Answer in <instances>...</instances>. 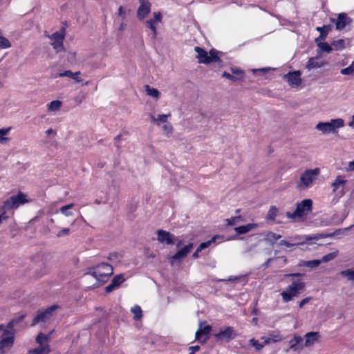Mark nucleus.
Returning <instances> with one entry per match:
<instances>
[{"instance_id": "338daca9", "label": "nucleus", "mask_w": 354, "mask_h": 354, "mask_svg": "<svg viewBox=\"0 0 354 354\" xmlns=\"http://www.w3.org/2000/svg\"><path fill=\"white\" fill-rule=\"evenodd\" d=\"M6 213H1V221H3V220H7L8 218V216L6 215Z\"/></svg>"}, {"instance_id": "a18cd8bd", "label": "nucleus", "mask_w": 354, "mask_h": 354, "mask_svg": "<svg viewBox=\"0 0 354 354\" xmlns=\"http://www.w3.org/2000/svg\"><path fill=\"white\" fill-rule=\"evenodd\" d=\"M250 343L252 346H253L257 351H260L263 348V344H261L259 342V341L256 340L255 339L252 338L250 340Z\"/></svg>"}, {"instance_id": "c9c22d12", "label": "nucleus", "mask_w": 354, "mask_h": 354, "mask_svg": "<svg viewBox=\"0 0 354 354\" xmlns=\"http://www.w3.org/2000/svg\"><path fill=\"white\" fill-rule=\"evenodd\" d=\"M290 286L291 287H296L297 290L301 292L304 290L306 283L302 280L299 279L297 281H292Z\"/></svg>"}, {"instance_id": "4be33fe9", "label": "nucleus", "mask_w": 354, "mask_h": 354, "mask_svg": "<svg viewBox=\"0 0 354 354\" xmlns=\"http://www.w3.org/2000/svg\"><path fill=\"white\" fill-rule=\"evenodd\" d=\"M25 317V315H21L17 318L11 319L6 325V328L5 329H9L11 331H15L14 327L17 326L18 324L21 323L24 320Z\"/></svg>"}, {"instance_id": "39448f33", "label": "nucleus", "mask_w": 354, "mask_h": 354, "mask_svg": "<svg viewBox=\"0 0 354 354\" xmlns=\"http://www.w3.org/2000/svg\"><path fill=\"white\" fill-rule=\"evenodd\" d=\"M343 126L344 120L341 118H338L331 120L329 122H319L317 124L316 128L324 133H329Z\"/></svg>"}, {"instance_id": "c756f323", "label": "nucleus", "mask_w": 354, "mask_h": 354, "mask_svg": "<svg viewBox=\"0 0 354 354\" xmlns=\"http://www.w3.org/2000/svg\"><path fill=\"white\" fill-rule=\"evenodd\" d=\"M145 91L148 95H150L156 99H158L160 95V93L158 90L154 88H151L149 85L145 86Z\"/></svg>"}, {"instance_id": "4468645a", "label": "nucleus", "mask_w": 354, "mask_h": 354, "mask_svg": "<svg viewBox=\"0 0 354 354\" xmlns=\"http://www.w3.org/2000/svg\"><path fill=\"white\" fill-rule=\"evenodd\" d=\"M212 330V326L209 325L202 327V324L200 325V328L196 332V339L201 341V343H205L209 338V333Z\"/></svg>"}, {"instance_id": "4d7b16f0", "label": "nucleus", "mask_w": 354, "mask_h": 354, "mask_svg": "<svg viewBox=\"0 0 354 354\" xmlns=\"http://www.w3.org/2000/svg\"><path fill=\"white\" fill-rule=\"evenodd\" d=\"M310 299V297H306L303 299L299 304V306L301 308L305 304H306Z\"/></svg>"}, {"instance_id": "ea45409f", "label": "nucleus", "mask_w": 354, "mask_h": 354, "mask_svg": "<svg viewBox=\"0 0 354 354\" xmlns=\"http://www.w3.org/2000/svg\"><path fill=\"white\" fill-rule=\"evenodd\" d=\"M341 74L342 75H353L354 74V61L352 62V64L344 68H342L340 71Z\"/></svg>"}, {"instance_id": "8fccbe9b", "label": "nucleus", "mask_w": 354, "mask_h": 354, "mask_svg": "<svg viewBox=\"0 0 354 354\" xmlns=\"http://www.w3.org/2000/svg\"><path fill=\"white\" fill-rule=\"evenodd\" d=\"M162 14L160 12H153V21L155 23L156 22H161L162 21Z\"/></svg>"}, {"instance_id": "49530a36", "label": "nucleus", "mask_w": 354, "mask_h": 354, "mask_svg": "<svg viewBox=\"0 0 354 354\" xmlns=\"http://www.w3.org/2000/svg\"><path fill=\"white\" fill-rule=\"evenodd\" d=\"M336 257L335 252H330L326 255H324L322 259V262H328L331 260H333Z\"/></svg>"}, {"instance_id": "6e6d98bb", "label": "nucleus", "mask_w": 354, "mask_h": 354, "mask_svg": "<svg viewBox=\"0 0 354 354\" xmlns=\"http://www.w3.org/2000/svg\"><path fill=\"white\" fill-rule=\"evenodd\" d=\"M232 71L233 74L239 75L240 77L239 78L241 79L243 77V72L241 70L232 68Z\"/></svg>"}, {"instance_id": "cd10ccee", "label": "nucleus", "mask_w": 354, "mask_h": 354, "mask_svg": "<svg viewBox=\"0 0 354 354\" xmlns=\"http://www.w3.org/2000/svg\"><path fill=\"white\" fill-rule=\"evenodd\" d=\"M332 46L335 50H342L345 48V41L342 39L334 40L331 42Z\"/></svg>"}, {"instance_id": "6ab92c4d", "label": "nucleus", "mask_w": 354, "mask_h": 354, "mask_svg": "<svg viewBox=\"0 0 354 354\" xmlns=\"http://www.w3.org/2000/svg\"><path fill=\"white\" fill-rule=\"evenodd\" d=\"M50 353V348L48 344L44 346H38L35 348L29 349L28 354H49Z\"/></svg>"}, {"instance_id": "58836bf2", "label": "nucleus", "mask_w": 354, "mask_h": 354, "mask_svg": "<svg viewBox=\"0 0 354 354\" xmlns=\"http://www.w3.org/2000/svg\"><path fill=\"white\" fill-rule=\"evenodd\" d=\"M62 106V102L59 100H54L50 102L48 105V109L50 111H57Z\"/></svg>"}, {"instance_id": "680f3d73", "label": "nucleus", "mask_w": 354, "mask_h": 354, "mask_svg": "<svg viewBox=\"0 0 354 354\" xmlns=\"http://www.w3.org/2000/svg\"><path fill=\"white\" fill-rule=\"evenodd\" d=\"M163 129H164V130L167 131L169 133H171V131L173 130L172 127L171 125H169V124H165L163 126Z\"/></svg>"}, {"instance_id": "e2e57ef3", "label": "nucleus", "mask_w": 354, "mask_h": 354, "mask_svg": "<svg viewBox=\"0 0 354 354\" xmlns=\"http://www.w3.org/2000/svg\"><path fill=\"white\" fill-rule=\"evenodd\" d=\"M301 276H302V274H301V273H290V274H285L286 277H299Z\"/></svg>"}, {"instance_id": "0e129e2a", "label": "nucleus", "mask_w": 354, "mask_h": 354, "mask_svg": "<svg viewBox=\"0 0 354 354\" xmlns=\"http://www.w3.org/2000/svg\"><path fill=\"white\" fill-rule=\"evenodd\" d=\"M279 244L281 245H285V246H287V247H290L291 245V244L290 243H288V241H286L285 240L281 241Z\"/></svg>"}, {"instance_id": "bb28decb", "label": "nucleus", "mask_w": 354, "mask_h": 354, "mask_svg": "<svg viewBox=\"0 0 354 354\" xmlns=\"http://www.w3.org/2000/svg\"><path fill=\"white\" fill-rule=\"evenodd\" d=\"M318 336V333L316 332H310L306 335V342L305 345L308 346L310 344H313L317 339Z\"/></svg>"}, {"instance_id": "de8ad7c7", "label": "nucleus", "mask_w": 354, "mask_h": 354, "mask_svg": "<svg viewBox=\"0 0 354 354\" xmlns=\"http://www.w3.org/2000/svg\"><path fill=\"white\" fill-rule=\"evenodd\" d=\"M222 76L227 78L228 80H230L232 82H236V81L241 80V78H239L238 77L234 76V75H233L227 72H225V71L223 73Z\"/></svg>"}, {"instance_id": "0eeeda50", "label": "nucleus", "mask_w": 354, "mask_h": 354, "mask_svg": "<svg viewBox=\"0 0 354 354\" xmlns=\"http://www.w3.org/2000/svg\"><path fill=\"white\" fill-rule=\"evenodd\" d=\"M15 331L9 329H4L3 337L0 340V354H5L4 348H11L15 342Z\"/></svg>"}, {"instance_id": "f257e3e1", "label": "nucleus", "mask_w": 354, "mask_h": 354, "mask_svg": "<svg viewBox=\"0 0 354 354\" xmlns=\"http://www.w3.org/2000/svg\"><path fill=\"white\" fill-rule=\"evenodd\" d=\"M95 277L99 282L102 283L106 282L109 277L113 274V268L111 265L102 263L93 268H89L86 272Z\"/></svg>"}, {"instance_id": "3c124183", "label": "nucleus", "mask_w": 354, "mask_h": 354, "mask_svg": "<svg viewBox=\"0 0 354 354\" xmlns=\"http://www.w3.org/2000/svg\"><path fill=\"white\" fill-rule=\"evenodd\" d=\"M70 232V229L69 228H63L62 230H61L57 234V236L58 237H60V236H63L64 235H67Z\"/></svg>"}, {"instance_id": "603ef678", "label": "nucleus", "mask_w": 354, "mask_h": 354, "mask_svg": "<svg viewBox=\"0 0 354 354\" xmlns=\"http://www.w3.org/2000/svg\"><path fill=\"white\" fill-rule=\"evenodd\" d=\"M116 287V286L115 284H113V283L111 281V283L109 285H108L106 288H105V291L106 293H110Z\"/></svg>"}, {"instance_id": "9b49d317", "label": "nucleus", "mask_w": 354, "mask_h": 354, "mask_svg": "<svg viewBox=\"0 0 354 354\" xmlns=\"http://www.w3.org/2000/svg\"><path fill=\"white\" fill-rule=\"evenodd\" d=\"M301 73L300 71H290L283 75V80L292 87H298L301 84L302 80L301 78Z\"/></svg>"}, {"instance_id": "f8f14e48", "label": "nucleus", "mask_w": 354, "mask_h": 354, "mask_svg": "<svg viewBox=\"0 0 354 354\" xmlns=\"http://www.w3.org/2000/svg\"><path fill=\"white\" fill-rule=\"evenodd\" d=\"M158 241L166 245H173L175 241V236L164 230H158L157 231Z\"/></svg>"}, {"instance_id": "5fc2aeb1", "label": "nucleus", "mask_w": 354, "mask_h": 354, "mask_svg": "<svg viewBox=\"0 0 354 354\" xmlns=\"http://www.w3.org/2000/svg\"><path fill=\"white\" fill-rule=\"evenodd\" d=\"M118 15L120 17H122V20H124L126 17L125 16V12H124L123 10V7L122 6H120L118 8Z\"/></svg>"}, {"instance_id": "13d9d810", "label": "nucleus", "mask_w": 354, "mask_h": 354, "mask_svg": "<svg viewBox=\"0 0 354 354\" xmlns=\"http://www.w3.org/2000/svg\"><path fill=\"white\" fill-rule=\"evenodd\" d=\"M239 217H232L231 218L227 219V223L228 225L232 226L235 224V220Z\"/></svg>"}, {"instance_id": "412c9836", "label": "nucleus", "mask_w": 354, "mask_h": 354, "mask_svg": "<svg viewBox=\"0 0 354 354\" xmlns=\"http://www.w3.org/2000/svg\"><path fill=\"white\" fill-rule=\"evenodd\" d=\"M257 226V224L254 223H248L245 225H241L235 227L234 230L237 234H244L251 230L254 229Z\"/></svg>"}, {"instance_id": "ddd939ff", "label": "nucleus", "mask_w": 354, "mask_h": 354, "mask_svg": "<svg viewBox=\"0 0 354 354\" xmlns=\"http://www.w3.org/2000/svg\"><path fill=\"white\" fill-rule=\"evenodd\" d=\"M330 21L335 23V28L337 30H342L346 25H348L352 22V19L348 17L346 13H340L338 15L336 20L330 18Z\"/></svg>"}, {"instance_id": "6e6552de", "label": "nucleus", "mask_w": 354, "mask_h": 354, "mask_svg": "<svg viewBox=\"0 0 354 354\" xmlns=\"http://www.w3.org/2000/svg\"><path fill=\"white\" fill-rule=\"evenodd\" d=\"M30 201L27 199L26 194L21 192H19L17 194L11 196L6 201V205L12 209H17L20 205L28 203Z\"/></svg>"}, {"instance_id": "aec40b11", "label": "nucleus", "mask_w": 354, "mask_h": 354, "mask_svg": "<svg viewBox=\"0 0 354 354\" xmlns=\"http://www.w3.org/2000/svg\"><path fill=\"white\" fill-rule=\"evenodd\" d=\"M303 339L300 336H295V337L290 340V349L297 351L302 348Z\"/></svg>"}, {"instance_id": "423d86ee", "label": "nucleus", "mask_w": 354, "mask_h": 354, "mask_svg": "<svg viewBox=\"0 0 354 354\" xmlns=\"http://www.w3.org/2000/svg\"><path fill=\"white\" fill-rule=\"evenodd\" d=\"M65 37V28H62L59 31H57L49 36L53 40L52 46L56 53H59L64 50L63 41Z\"/></svg>"}, {"instance_id": "f3484780", "label": "nucleus", "mask_w": 354, "mask_h": 354, "mask_svg": "<svg viewBox=\"0 0 354 354\" xmlns=\"http://www.w3.org/2000/svg\"><path fill=\"white\" fill-rule=\"evenodd\" d=\"M319 57L309 58L306 66V68L310 71L313 68L323 67L327 64L326 62L319 61Z\"/></svg>"}, {"instance_id": "5701e85b", "label": "nucleus", "mask_w": 354, "mask_h": 354, "mask_svg": "<svg viewBox=\"0 0 354 354\" xmlns=\"http://www.w3.org/2000/svg\"><path fill=\"white\" fill-rule=\"evenodd\" d=\"M278 212L279 210L277 208V207L274 205H272L268 210V214L266 218V220L274 221L277 216Z\"/></svg>"}, {"instance_id": "9d476101", "label": "nucleus", "mask_w": 354, "mask_h": 354, "mask_svg": "<svg viewBox=\"0 0 354 354\" xmlns=\"http://www.w3.org/2000/svg\"><path fill=\"white\" fill-rule=\"evenodd\" d=\"M57 305H53L44 310L38 311L37 315L34 317L31 326H35L39 322H45L50 317L54 310L57 309Z\"/></svg>"}, {"instance_id": "f704fd0d", "label": "nucleus", "mask_w": 354, "mask_h": 354, "mask_svg": "<svg viewBox=\"0 0 354 354\" xmlns=\"http://www.w3.org/2000/svg\"><path fill=\"white\" fill-rule=\"evenodd\" d=\"M74 206V204L73 203H70L68 205H64V206H62L59 211L62 214H63L64 215H65L66 216H72L73 215V213L72 212H70L69 209L71 208H72Z\"/></svg>"}, {"instance_id": "052dcab7", "label": "nucleus", "mask_w": 354, "mask_h": 354, "mask_svg": "<svg viewBox=\"0 0 354 354\" xmlns=\"http://www.w3.org/2000/svg\"><path fill=\"white\" fill-rule=\"evenodd\" d=\"M262 339H264V342H263V346L265 345H267V344H269L270 343L272 342V340L270 339V337L268 336V337H261Z\"/></svg>"}, {"instance_id": "c85d7f7f", "label": "nucleus", "mask_w": 354, "mask_h": 354, "mask_svg": "<svg viewBox=\"0 0 354 354\" xmlns=\"http://www.w3.org/2000/svg\"><path fill=\"white\" fill-rule=\"evenodd\" d=\"M170 113L169 114H160L158 116V118H155L153 115H151V119L152 121L156 122L157 124L159 125L160 123H165L167 122V119L169 117H170Z\"/></svg>"}, {"instance_id": "7ed1b4c3", "label": "nucleus", "mask_w": 354, "mask_h": 354, "mask_svg": "<svg viewBox=\"0 0 354 354\" xmlns=\"http://www.w3.org/2000/svg\"><path fill=\"white\" fill-rule=\"evenodd\" d=\"M194 50L197 53V59L198 62L200 64H208L211 62H218L221 63L222 61L218 56V52L215 49H212L209 51V55H208L207 51H205L203 48L196 46L194 48Z\"/></svg>"}, {"instance_id": "2f4dec72", "label": "nucleus", "mask_w": 354, "mask_h": 354, "mask_svg": "<svg viewBox=\"0 0 354 354\" xmlns=\"http://www.w3.org/2000/svg\"><path fill=\"white\" fill-rule=\"evenodd\" d=\"M316 43L322 52L330 53L333 50V47L327 42L319 41Z\"/></svg>"}, {"instance_id": "393cba45", "label": "nucleus", "mask_w": 354, "mask_h": 354, "mask_svg": "<svg viewBox=\"0 0 354 354\" xmlns=\"http://www.w3.org/2000/svg\"><path fill=\"white\" fill-rule=\"evenodd\" d=\"M268 336L272 342H279L283 339V336L281 335L279 330H273L269 333Z\"/></svg>"}, {"instance_id": "774afa93", "label": "nucleus", "mask_w": 354, "mask_h": 354, "mask_svg": "<svg viewBox=\"0 0 354 354\" xmlns=\"http://www.w3.org/2000/svg\"><path fill=\"white\" fill-rule=\"evenodd\" d=\"M349 127H354V115L352 116V120L348 123Z\"/></svg>"}, {"instance_id": "dca6fc26", "label": "nucleus", "mask_w": 354, "mask_h": 354, "mask_svg": "<svg viewBox=\"0 0 354 354\" xmlns=\"http://www.w3.org/2000/svg\"><path fill=\"white\" fill-rule=\"evenodd\" d=\"M300 291L297 290L296 287H291L288 286L287 290L281 293L282 299L284 302H288L292 299L294 297L297 296Z\"/></svg>"}, {"instance_id": "473e14b6", "label": "nucleus", "mask_w": 354, "mask_h": 354, "mask_svg": "<svg viewBox=\"0 0 354 354\" xmlns=\"http://www.w3.org/2000/svg\"><path fill=\"white\" fill-rule=\"evenodd\" d=\"M153 19H149L146 21V26L148 28H149L152 31L153 37L155 39L157 36V29L156 23L153 21Z\"/></svg>"}, {"instance_id": "c03bdc74", "label": "nucleus", "mask_w": 354, "mask_h": 354, "mask_svg": "<svg viewBox=\"0 0 354 354\" xmlns=\"http://www.w3.org/2000/svg\"><path fill=\"white\" fill-rule=\"evenodd\" d=\"M321 263L322 261L320 260L308 261L304 262V266L310 268H315L317 267Z\"/></svg>"}, {"instance_id": "09e8293b", "label": "nucleus", "mask_w": 354, "mask_h": 354, "mask_svg": "<svg viewBox=\"0 0 354 354\" xmlns=\"http://www.w3.org/2000/svg\"><path fill=\"white\" fill-rule=\"evenodd\" d=\"M9 129H0V142L8 139V138H4L3 136L8 133Z\"/></svg>"}, {"instance_id": "f03ea898", "label": "nucleus", "mask_w": 354, "mask_h": 354, "mask_svg": "<svg viewBox=\"0 0 354 354\" xmlns=\"http://www.w3.org/2000/svg\"><path fill=\"white\" fill-rule=\"evenodd\" d=\"M313 209V201L307 198L304 199L301 203H297L295 210L291 213L286 212V216L288 218L295 219L306 216Z\"/></svg>"}, {"instance_id": "2eb2a0df", "label": "nucleus", "mask_w": 354, "mask_h": 354, "mask_svg": "<svg viewBox=\"0 0 354 354\" xmlns=\"http://www.w3.org/2000/svg\"><path fill=\"white\" fill-rule=\"evenodd\" d=\"M140 5L137 10V17L140 20L145 18L151 12V3L145 0H139Z\"/></svg>"}, {"instance_id": "37998d69", "label": "nucleus", "mask_w": 354, "mask_h": 354, "mask_svg": "<svg viewBox=\"0 0 354 354\" xmlns=\"http://www.w3.org/2000/svg\"><path fill=\"white\" fill-rule=\"evenodd\" d=\"M79 75H80V71L73 73L71 71L68 70V71H65L62 73H60L59 76V77H68L72 78L73 76Z\"/></svg>"}, {"instance_id": "a878e982", "label": "nucleus", "mask_w": 354, "mask_h": 354, "mask_svg": "<svg viewBox=\"0 0 354 354\" xmlns=\"http://www.w3.org/2000/svg\"><path fill=\"white\" fill-rule=\"evenodd\" d=\"M131 313L133 314V319L138 320L142 317V310L140 306L136 305L131 309Z\"/></svg>"}, {"instance_id": "b1692460", "label": "nucleus", "mask_w": 354, "mask_h": 354, "mask_svg": "<svg viewBox=\"0 0 354 354\" xmlns=\"http://www.w3.org/2000/svg\"><path fill=\"white\" fill-rule=\"evenodd\" d=\"M346 183V180L344 179L342 176H337L335 181L332 183V187L333 188V192H336L338 187L341 186H344Z\"/></svg>"}, {"instance_id": "e433bc0d", "label": "nucleus", "mask_w": 354, "mask_h": 354, "mask_svg": "<svg viewBox=\"0 0 354 354\" xmlns=\"http://www.w3.org/2000/svg\"><path fill=\"white\" fill-rule=\"evenodd\" d=\"M48 336L42 333H39L36 337V342L39 344V346H44V342L48 341Z\"/></svg>"}, {"instance_id": "7c9ffc66", "label": "nucleus", "mask_w": 354, "mask_h": 354, "mask_svg": "<svg viewBox=\"0 0 354 354\" xmlns=\"http://www.w3.org/2000/svg\"><path fill=\"white\" fill-rule=\"evenodd\" d=\"M331 30H332L331 26L327 25L326 28L324 29V30H322L320 32L319 36L315 39V42H318L319 41H324L326 39V38L327 37L328 32Z\"/></svg>"}, {"instance_id": "79ce46f5", "label": "nucleus", "mask_w": 354, "mask_h": 354, "mask_svg": "<svg viewBox=\"0 0 354 354\" xmlns=\"http://www.w3.org/2000/svg\"><path fill=\"white\" fill-rule=\"evenodd\" d=\"M111 281L118 288L121 283H122L124 281V279L122 274H118L114 277Z\"/></svg>"}, {"instance_id": "69168bd1", "label": "nucleus", "mask_w": 354, "mask_h": 354, "mask_svg": "<svg viewBox=\"0 0 354 354\" xmlns=\"http://www.w3.org/2000/svg\"><path fill=\"white\" fill-rule=\"evenodd\" d=\"M348 169L354 171V160L348 163Z\"/></svg>"}, {"instance_id": "1a4fd4ad", "label": "nucleus", "mask_w": 354, "mask_h": 354, "mask_svg": "<svg viewBox=\"0 0 354 354\" xmlns=\"http://www.w3.org/2000/svg\"><path fill=\"white\" fill-rule=\"evenodd\" d=\"M217 341H225L229 342L234 339L237 334L232 326H227L214 335Z\"/></svg>"}, {"instance_id": "4c0bfd02", "label": "nucleus", "mask_w": 354, "mask_h": 354, "mask_svg": "<svg viewBox=\"0 0 354 354\" xmlns=\"http://www.w3.org/2000/svg\"><path fill=\"white\" fill-rule=\"evenodd\" d=\"M11 47L10 41L5 37L0 35V49H5Z\"/></svg>"}, {"instance_id": "72a5a7b5", "label": "nucleus", "mask_w": 354, "mask_h": 354, "mask_svg": "<svg viewBox=\"0 0 354 354\" xmlns=\"http://www.w3.org/2000/svg\"><path fill=\"white\" fill-rule=\"evenodd\" d=\"M216 236H214L210 240L201 243L198 246V251H202L203 250L209 247L212 243L216 241Z\"/></svg>"}, {"instance_id": "bf43d9fd", "label": "nucleus", "mask_w": 354, "mask_h": 354, "mask_svg": "<svg viewBox=\"0 0 354 354\" xmlns=\"http://www.w3.org/2000/svg\"><path fill=\"white\" fill-rule=\"evenodd\" d=\"M189 350L191 353L189 354H194L195 352L198 351L200 350L199 346H192L189 347Z\"/></svg>"}, {"instance_id": "a19ab883", "label": "nucleus", "mask_w": 354, "mask_h": 354, "mask_svg": "<svg viewBox=\"0 0 354 354\" xmlns=\"http://www.w3.org/2000/svg\"><path fill=\"white\" fill-rule=\"evenodd\" d=\"M340 274L344 277H346L348 280L354 281V270L347 269L341 271Z\"/></svg>"}, {"instance_id": "864d4df0", "label": "nucleus", "mask_w": 354, "mask_h": 354, "mask_svg": "<svg viewBox=\"0 0 354 354\" xmlns=\"http://www.w3.org/2000/svg\"><path fill=\"white\" fill-rule=\"evenodd\" d=\"M12 209V207H9L8 205H6L4 201L3 205L0 207V213H6L8 210Z\"/></svg>"}, {"instance_id": "20e7f679", "label": "nucleus", "mask_w": 354, "mask_h": 354, "mask_svg": "<svg viewBox=\"0 0 354 354\" xmlns=\"http://www.w3.org/2000/svg\"><path fill=\"white\" fill-rule=\"evenodd\" d=\"M319 174L320 169L317 167L314 169H306L301 175L300 181L298 185L299 187L301 189L307 188L317 178Z\"/></svg>"}, {"instance_id": "a211bd4d", "label": "nucleus", "mask_w": 354, "mask_h": 354, "mask_svg": "<svg viewBox=\"0 0 354 354\" xmlns=\"http://www.w3.org/2000/svg\"><path fill=\"white\" fill-rule=\"evenodd\" d=\"M193 247V244L192 243L185 245L184 248L179 250L172 257L173 260H180L184 259L187 254L190 252L191 249Z\"/></svg>"}]
</instances>
